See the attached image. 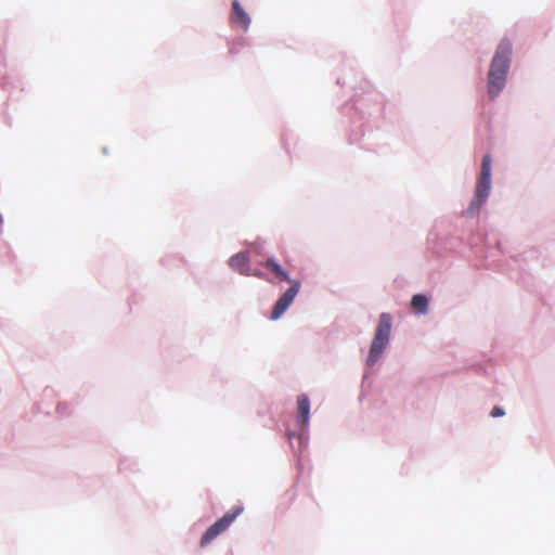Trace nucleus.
Wrapping results in <instances>:
<instances>
[{
  "label": "nucleus",
  "mask_w": 555,
  "mask_h": 555,
  "mask_svg": "<svg viewBox=\"0 0 555 555\" xmlns=\"http://www.w3.org/2000/svg\"><path fill=\"white\" fill-rule=\"evenodd\" d=\"M249 259L246 253H238L229 260V266L241 274L249 275Z\"/></svg>",
  "instance_id": "nucleus-7"
},
{
  "label": "nucleus",
  "mask_w": 555,
  "mask_h": 555,
  "mask_svg": "<svg viewBox=\"0 0 555 555\" xmlns=\"http://www.w3.org/2000/svg\"><path fill=\"white\" fill-rule=\"evenodd\" d=\"M411 306L416 312L424 314L427 312L428 300L426 296L417 294L413 296Z\"/></svg>",
  "instance_id": "nucleus-9"
},
{
  "label": "nucleus",
  "mask_w": 555,
  "mask_h": 555,
  "mask_svg": "<svg viewBox=\"0 0 555 555\" xmlns=\"http://www.w3.org/2000/svg\"><path fill=\"white\" fill-rule=\"evenodd\" d=\"M243 506H235L227 512L220 519L214 522L203 534L201 539V546L204 547L214 541L218 535L223 533L236 519L238 515L243 513Z\"/></svg>",
  "instance_id": "nucleus-5"
},
{
  "label": "nucleus",
  "mask_w": 555,
  "mask_h": 555,
  "mask_svg": "<svg viewBox=\"0 0 555 555\" xmlns=\"http://www.w3.org/2000/svg\"><path fill=\"white\" fill-rule=\"evenodd\" d=\"M310 401L307 395L297 397V420L301 426H306L309 421Z\"/></svg>",
  "instance_id": "nucleus-8"
},
{
  "label": "nucleus",
  "mask_w": 555,
  "mask_h": 555,
  "mask_svg": "<svg viewBox=\"0 0 555 555\" xmlns=\"http://www.w3.org/2000/svg\"><path fill=\"white\" fill-rule=\"evenodd\" d=\"M249 275H255V276H258V278H262V273L260 271H254Z\"/></svg>",
  "instance_id": "nucleus-11"
},
{
  "label": "nucleus",
  "mask_w": 555,
  "mask_h": 555,
  "mask_svg": "<svg viewBox=\"0 0 555 555\" xmlns=\"http://www.w3.org/2000/svg\"><path fill=\"white\" fill-rule=\"evenodd\" d=\"M491 189V158L485 155L481 163V171L478 178L475 195L467 208V212L473 216L478 214L479 209L487 201Z\"/></svg>",
  "instance_id": "nucleus-4"
},
{
  "label": "nucleus",
  "mask_w": 555,
  "mask_h": 555,
  "mask_svg": "<svg viewBox=\"0 0 555 555\" xmlns=\"http://www.w3.org/2000/svg\"><path fill=\"white\" fill-rule=\"evenodd\" d=\"M390 332L391 315L389 313H382L366 359L369 366H373L380 359L389 343Z\"/></svg>",
  "instance_id": "nucleus-3"
},
{
  "label": "nucleus",
  "mask_w": 555,
  "mask_h": 555,
  "mask_svg": "<svg viewBox=\"0 0 555 555\" xmlns=\"http://www.w3.org/2000/svg\"><path fill=\"white\" fill-rule=\"evenodd\" d=\"M492 417H499L504 415V410L500 406H494L490 413Z\"/></svg>",
  "instance_id": "nucleus-10"
},
{
  "label": "nucleus",
  "mask_w": 555,
  "mask_h": 555,
  "mask_svg": "<svg viewBox=\"0 0 555 555\" xmlns=\"http://www.w3.org/2000/svg\"><path fill=\"white\" fill-rule=\"evenodd\" d=\"M512 54V43L503 39L494 53L489 74H488V93L490 98H495L504 88L506 76L509 69Z\"/></svg>",
  "instance_id": "nucleus-1"
},
{
  "label": "nucleus",
  "mask_w": 555,
  "mask_h": 555,
  "mask_svg": "<svg viewBox=\"0 0 555 555\" xmlns=\"http://www.w3.org/2000/svg\"><path fill=\"white\" fill-rule=\"evenodd\" d=\"M230 22L235 26L247 30L250 25V17L247 12L243 9L238 0L232 1V11L230 14Z\"/></svg>",
  "instance_id": "nucleus-6"
},
{
  "label": "nucleus",
  "mask_w": 555,
  "mask_h": 555,
  "mask_svg": "<svg viewBox=\"0 0 555 555\" xmlns=\"http://www.w3.org/2000/svg\"><path fill=\"white\" fill-rule=\"evenodd\" d=\"M263 267L271 272L278 281L291 283V287L278 299L271 312V319L278 320L294 301L299 292L300 282L291 280L287 272L273 258L267 259Z\"/></svg>",
  "instance_id": "nucleus-2"
}]
</instances>
